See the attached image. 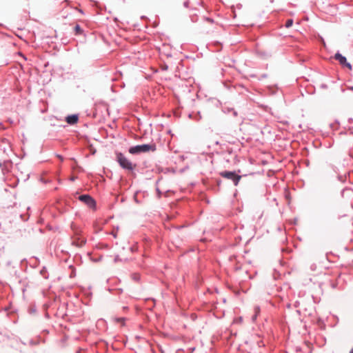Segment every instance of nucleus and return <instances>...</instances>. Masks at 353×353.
<instances>
[{"mask_svg":"<svg viewBox=\"0 0 353 353\" xmlns=\"http://www.w3.org/2000/svg\"><path fill=\"white\" fill-rule=\"evenodd\" d=\"M155 150L156 146L154 144H143L130 148L129 152L132 154H137L154 151Z\"/></svg>","mask_w":353,"mask_h":353,"instance_id":"f257e3e1","label":"nucleus"},{"mask_svg":"<svg viewBox=\"0 0 353 353\" xmlns=\"http://www.w3.org/2000/svg\"><path fill=\"white\" fill-rule=\"evenodd\" d=\"M117 161L122 168L129 171H132L137 166L121 152L117 153Z\"/></svg>","mask_w":353,"mask_h":353,"instance_id":"f03ea898","label":"nucleus"},{"mask_svg":"<svg viewBox=\"0 0 353 353\" xmlns=\"http://www.w3.org/2000/svg\"><path fill=\"white\" fill-rule=\"evenodd\" d=\"M223 178L232 180L235 185H237L241 176L234 172L225 171L220 173Z\"/></svg>","mask_w":353,"mask_h":353,"instance_id":"7ed1b4c3","label":"nucleus"},{"mask_svg":"<svg viewBox=\"0 0 353 353\" xmlns=\"http://www.w3.org/2000/svg\"><path fill=\"white\" fill-rule=\"evenodd\" d=\"M79 200L86 203L89 207H94L95 201L94 199L88 194L81 195L79 197Z\"/></svg>","mask_w":353,"mask_h":353,"instance_id":"20e7f679","label":"nucleus"},{"mask_svg":"<svg viewBox=\"0 0 353 353\" xmlns=\"http://www.w3.org/2000/svg\"><path fill=\"white\" fill-rule=\"evenodd\" d=\"M334 59L337 61H339V62L343 65V66H345L347 67V68L349 69H351L352 68V66L350 65V63H349L347 60H346V58L343 56H342L340 53H336L334 55Z\"/></svg>","mask_w":353,"mask_h":353,"instance_id":"39448f33","label":"nucleus"},{"mask_svg":"<svg viewBox=\"0 0 353 353\" xmlns=\"http://www.w3.org/2000/svg\"><path fill=\"white\" fill-rule=\"evenodd\" d=\"M79 117L77 114L69 115L65 118L66 122L70 125H74L78 122Z\"/></svg>","mask_w":353,"mask_h":353,"instance_id":"423d86ee","label":"nucleus"},{"mask_svg":"<svg viewBox=\"0 0 353 353\" xmlns=\"http://www.w3.org/2000/svg\"><path fill=\"white\" fill-rule=\"evenodd\" d=\"M72 243L76 246L81 247L85 243V240L83 238L76 237L73 240Z\"/></svg>","mask_w":353,"mask_h":353,"instance_id":"0eeeda50","label":"nucleus"},{"mask_svg":"<svg viewBox=\"0 0 353 353\" xmlns=\"http://www.w3.org/2000/svg\"><path fill=\"white\" fill-rule=\"evenodd\" d=\"M254 312H255V314L252 316V320H253V321H255V319H256V316H257L258 314L260 312V308H259V307L256 306V307H254Z\"/></svg>","mask_w":353,"mask_h":353,"instance_id":"6e6552de","label":"nucleus"},{"mask_svg":"<svg viewBox=\"0 0 353 353\" xmlns=\"http://www.w3.org/2000/svg\"><path fill=\"white\" fill-rule=\"evenodd\" d=\"M74 32H75L76 34H81L83 31H82L80 26L76 25L74 27Z\"/></svg>","mask_w":353,"mask_h":353,"instance_id":"1a4fd4ad","label":"nucleus"},{"mask_svg":"<svg viewBox=\"0 0 353 353\" xmlns=\"http://www.w3.org/2000/svg\"><path fill=\"white\" fill-rule=\"evenodd\" d=\"M293 25V20L292 19H289L286 21V23H285V27L287 28H290Z\"/></svg>","mask_w":353,"mask_h":353,"instance_id":"9d476101","label":"nucleus"},{"mask_svg":"<svg viewBox=\"0 0 353 353\" xmlns=\"http://www.w3.org/2000/svg\"><path fill=\"white\" fill-rule=\"evenodd\" d=\"M117 322H121V323H123L124 321V319L123 318H117L115 319Z\"/></svg>","mask_w":353,"mask_h":353,"instance_id":"9b49d317","label":"nucleus"},{"mask_svg":"<svg viewBox=\"0 0 353 353\" xmlns=\"http://www.w3.org/2000/svg\"><path fill=\"white\" fill-rule=\"evenodd\" d=\"M112 234L114 236V238L117 236V232L112 231Z\"/></svg>","mask_w":353,"mask_h":353,"instance_id":"f8f14e48","label":"nucleus"},{"mask_svg":"<svg viewBox=\"0 0 353 353\" xmlns=\"http://www.w3.org/2000/svg\"><path fill=\"white\" fill-rule=\"evenodd\" d=\"M57 157L61 160L63 161V157L60 155H57Z\"/></svg>","mask_w":353,"mask_h":353,"instance_id":"ddd939ff","label":"nucleus"},{"mask_svg":"<svg viewBox=\"0 0 353 353\" xmlns=\"http://www.w3.org/2000/svg\"><path fill=\"white\" fill-rule=\"evenodd\" d=\"M350 353H353V347L350 350Z\"/></svg>","mask_w":353,"mask_h":353,"instance_id":"4468645a","label":"nucleus"},{"mask_svg":"<svg viewBox=\"0 0 353 353\" xmlns=\"http://www.w3.org/2000/svg\"><path fill=\"white\" fill-rule=\"evenodd\" d=\"M74 179H75V177H74V176H72V177L71 178V180H72V181H74Z\"/></svg>","mask_w":353,"mask_h":353,"instance_id":"2eb2a0df","label":"nucleus"}]
</instances>
